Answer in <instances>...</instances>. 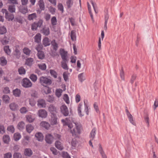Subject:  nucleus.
Segmentation results:
<instances>
[{
  "label": "nucleus",
  "instance_id": "59",
  "mask_svg": "<svg viewBox=\"0 0 158 158\" xmlns=\"http://www.w3.org/2000/svg\"><path fill=\"white\" fill-rule=\"evenodd\" d=\"M38 66L40 69L42 70H45L46 68V64L44 63L38 64Z\"/></svg>",
  "mask_w": 158,
  "mask_h": 158
},
{
  "label": "nucleus",
  "instance_id": "29",
  "mask_svg": "<svg viewBox=\"0 0 158 158\" xmlns=\"http://www.w3.org/2000/svg\"><path fill=\"white\" fill-rule=\"evenodd\" d=\"M38 5L41 10H44V4L43 0H40L38 2Z\"/></svg>",
  "mask_w": 158,
  "mask_h": 158
},
{
  "label": "nucleus",
  "instance_id": "41",
  "mask_svg": "<svg viewBox=\"0 0 158 158\" xmlns=\"http://www.w3.org/2000/svg\"><path fill=\"white\" fill-rule=\"evenodd\" d=\"M8 10L11 13L14 12L15 11V8L14 5H11L9 6Z\"/></svg>",
  "mask_w": 158,
  "mask_h": 158
},
{
  "label": "nucleus",
  "instance_id": "34",
  "mask_svg": "<svg viewBox=\"0 0 158 158\" xmlns=\"http://www.w3.org/2000/svg\"><path fill=\"white\" fill-rule=\"evenodd\" d=\"M63 92V90L60 89H57L56 90L55 94L56 96L58 98L60 97Z\"/></svg>",
  "mask_w": 158,
  "mask_h": 158
},
{
  "label": "nucleus",
  "instance_id": "54",
  "mask_svg": "<svg viewBox=\"0 0 158 158\" xmlns=\"http://www.w3.org/2000/svg\"><path fill=\"white\" fill-rule=\"evenodd\" d=\"M1 41L3 45L6 44L8 43L9 39L7 38L6 37H5L2 39V40Z\"/></svg>",
  "mask_w": 158,
  "mask_h": 158
},
{
  "label": "nucleus",
  "instance_id": "19",
  "mask_svg": "<svg viewBox=\"0 0 158 158\" xmlns=\"http://www.w3.org/2000/svg\"><path fill=\"white\" fill-rule=\"evenodd\" d=\"M21 137V135L20 133L18 132L15 133L13 135V139L16 141L19 140Z\"/></svg>",
  "mask_w": 158,
  "mask_h": 158
},
{
  "label": "nucleus",
  "instance_id": "39",
  "mask_svg": "<svg viewBox=\"0 0 158 158\" xmlns=\"http://www.w3.org/2000/svg\"><path fill=\"white\" fill-rule=\"evenodd\" d=\"M33 59L30 58L26 60V64L29 66H31L33 63Z\"/></svg>",
  "mask_w": 158,
  "mask_h": 158
},
{
  "label": "nucleus",
  "instance_id": "24",
  "mask_svg": "<svg viewBox=\"0 0 158 158\" xmlns=\"http://www.w3.org/2000/svg\"><path fill=\"white\" fill-rule=\"evenodd\" d=\"M33 126L30 124L27 125L26 126V130L27 132L30 133L34 129Z\"/></svg>",
  "mask_w": 158,
  "mask_h": 158
},
{
  "label": "nucleus",
  "instance_id": "11",
  "mask_svg": "<svg viewBox=\"0 0 158 158\" xmlns=\"http://www.w3.org/2000/svg\"><path fill=\"white\" fill-rule=\"evenodd\" d=\"M26 120L29 123L33 122L35 119V117L33 114H27L26 116Z\"/></svg>",
  "mask_w": 158,
  "mask_h": 158
},
{
  "label": "nucleus",
  "instance_id": "28",
  "mask_svg": "<svg viewBox=\"0 0 158 158\" xmlns=\"http://www.w3.org/2000/svg\"><path fill=\"white\" fill-rule=\"evenodd\" d=\"M96 134V129L95 128H93L91 131L89 137L92 140H93Z\"/></svg>",
  "mask_w": 158,
  "mask_h": 158
},
{
  "label": "nucleus",
  "instance_id": "30",
  "mask_svg": "<svg viewBox=\"0 0 158 158\" xmlns=\"http://www.w3.org/2000/svg\"><path fill=\"white\" fill-rule=\"evenodd\" d=\"M23 52L27 56H29L31 52V50L28 48L25 47L23 49Z\"/></svg>",
  "mask_w": 158,
  "mask_h": 158
},
{
  "label": "nucleus",
  "instance_id": "10",
  "mask_svg": "<svg viewBox=\"0 0 158 158\" xmlns=\"http://www.w3.org/2000/svg\"><path fill=\"white\" fill-rule=\"evenodd\" d=\"M49 121L52 125H56L58 123V118L56 115H52L51 118Z\"/></svg>",
  "mask_w": 158,
  "mask_h": 158
},
{
  "label": "nucleus",
  "instance_id": "31",
  "mask_svg": "<svg viewBox=\"0 0 158 158\" xmlns=\"http://www.w3.org/2000/svg\"><path fill=\"white\" fill-rule=\"evenodd\" d=\"M77 143V141L75 138L73 139L71 142V144L73 149H74L76 147Z\"/></svg>",
  "mask_w": 158,
  "mask_h": 158
},
{
  "label": "nucleus",
  "instance_id": "13",
  "mask_svg": "<svg viewBox=\"0 0 158 158\" xmlns=\"http://www.w3.org/2000/svg\"><path fill=\"white\" fill-rule=\"evenodd\" d=\"M37 106L40 108L44 107L46 106L45 101L42 99H40L37 101Z\"/></svg>",
  "mask_w": 158,
  "mask_h": 158
},
{
  "label": "nucleus",
  "instance_id": "45",
  "mask_svg": "<svg viewBox=\"0 0 158 158\" xmlns=\"http://www.w3.org/2000/svg\"><path fill=\"white\" fill-rule=\"evenodd\" d=\"M57 20L56 17L53 16L52 17L51 19V24L55 26L56 25Z\"/></svg>",
  "mask_w": 158,
  "mask_h": 158
},
{
  "label": "nucleus",
  "instance_id": "5",
  "mask_svg": "<svg viewBox=\"0 0 158 158\" xmlns=\"http://www.w3.org/2000/svg\"><path fill=\"white\" fill-rule=\"evenodd\" d=\"M22 85L23 87L25 88L31 87L32 85L31 81L27 78H24L23 79Z\"/></svg>",
  "mask_w": 158,
  "mask_h": 158
},
{
  "label": "nucleus",
  "instance_id": "37",
  "mask_svg": "<svg viewBox=\"0 0 158 158\" xmlns=\"http://www.w3.org/2000/svg\"><path fill=\"white\" fill-rule=\"evenodd\" d=\"M36 17V14L35 13H34L29 15L28 17V19L30 20H33L35 19Z\"/></svg>",
  "mask_w": 158,
  "mask_h": 158
},
{
  "label": "nucleus",
  "instance_id": "55",
  "mask_svg": "<svg viewBox=\"0 0 158 158\" xmlns=\"http://www.w3.org/2000/svg\"><path fill=\"white\" fill-rule=\"evenodd\" d=\"M7 130L12 133H13L15 131V128L12 125L9 126L7 128Z\"/></svg>",
  "mask_w": 158,
  "mask_h": 158
},
{
  "label": "nucleus",
  "instance_id": "58",
  "mask_svg": "<svg viewBox=\"0 0 158 158\" xmlns=\"http://www.w3.org/2000/svg\"><path fill=\"white\" fill-rule=\"evenodd\" d=\"M6 19H8L9 21L12 20L14 18V16L12 14L8 15H5Z\"/></svg>",
  "mask_w": 158,
  "mask_h": 158
},
{
  "label": "nucleus",
  "instance_id": "48",
  "mask_svg": "<svg viewBox=\"0 0 158 158\" xmlns=\"http://www.w3.org/2000/svg\"><path fill=\"white\" fill-rule=\"evenodd\" d=\"M3 100L6 103H8L9 102L10 98L6 95H4L2 97Z\"/></svg>",
  "mask_w": 158,
  "mask_h": 158
},
{
  "label": "nucleus",
  "instance_id": "57",
  "mask_svg": "<svg viewBox=\"0 0 158 158\" xmlns=\"http://www.w3.org/2000/svg\"><path fill=\"white\" fill-rule=\"evenodd\" d=\"M50 73L52 76L55 78H56L57 77V73L54 70H50Z\"/></svg>",
  "mask_w": 158,
  "mask_h": 158
},
{
  "label": "nucleus",
  "instance_id": "26",
  "mask_svg": "<svg viewBox=\"0 0 158 158\" xmlns=\"http://www.w3.org/2000/svg\"><path fill=\"white\" fill-rule=\"evenodd\" d=\"M70 36L71 39L73 41H74L76 40V31L74 30H72L71 31L70 33L69 34Z\"/></svg>",
  "mask_w": 158,
  "mask_h": 158
},
{
  "label": "nucleus",
  "instance_id": "14",
  "mask_svg": "<svg viewBox=\"0 0 158 158\" xmlns=\"http://www.w3.org/2000/svg\"><path fill=\"white\" fill-rule=\"evenodd\" d=\"M127 114L130 122L132 124L135 125V123L133 120L132 115L127 110Z\"/></svg>",
  "mask_w": 158,
  "mask_h": 158
},
{
  "label": "nucleus",
  "instance_id": "51",
  "mask_svg": "<svg viewBox=\"0 0 158 158\" xmlns=\"http://www.w3.org/2000/svg\"><path fill=\"white\" fill-rule=\"evenodd\" d=\"M4 51L8 55L10 54L11 52V51L9 48V46H6L4 47Z\"/></svg>",
  "mask_w": 158,
  "mask_h": 158
},
{
  "label": "nucleus",
  "instance_id": "43",
  "mask_svg": "<svg viewBox=\"0 0 158 158\" xmlns=\"http://www.w3.org/2000/svg\"><path fill=\"white\" fill-rule=\"evenodd\" d=\"M29 78L33 82H36L37 79V77L36 75L34 74H31Z\"/></svg>",
  "mask_w": 158,
  "mask_h": 158
},
{
  "label": "nucleus",
  "instance_id": "63",
  "mask_svg": "<svg viewBox=\"0 0 158 158\" xmlns=\"http://www.w3.org/2000/svg\"><path fill=\"white\" fill-rule=\"evenodd\" d=\"M63 158H71L70 156L67 152H63L62 153Z\"/></svg>",
  "mask_w": 158,
  "mask_h": 158
},
{
  "label": "nucleus",
  "instance_id": "36",
  "mask_svg": "<svg viewBox=\"0 0 158 158\" xmlns=\"http://www.w3.org/2000/svg\"><path fill=\"white\" fill-rule=\"evenodd\" d=\"M3 140L4 142L6 143H8L10 141V138L9 135H6L3 136Z\"/></svg>",
  "mask_w": 158,
  "mask_h": 158
},
{
  "label": "nucleus",
  "instance_id": "12",
  "mask_svg": "<svg viewBox=\"0 0 158 158\" xmlns=\"http://www.w3.org/2000/svg\"><path fill=\"white\" fill-rule=\"evenodd\" d=\"M53 139L54 138L51 134H48L46 135L45 140L48 143H51L53 142Z\"/></svg>",
  "mask_w": 158,
  "mask_h": 158
},
{
  "label": "nucleus",
  "instance_id": "17",
  "mask_svg": "<svg viewBox=\"0 0 158 158\" xmlns=\"http://www.w3.org/2000/svg\"><path fill=\"white\" fill-rule=\"evenodd\" d=\"M40 125V126L46 129H48L50 127L49 124L46 121H42L41 122Z\"/></svg>",
  "mask_w": 158,
  "mask_h": 158
},
{
  "label": "nucleus",
  "instance_id": "61",
  "mask_svg": "<svg viewBox=\"0 0 158 158\" xmlns=\"http://www.w3.org/2000/svg\"><path fill=\"white\" fill-rule=\"evenodd\" d=\"M18 72L20 74H23L25 73V70L23 67H20L19 69Z\"/></svg>",
  "mask_w": 158,
  "mask_h": 158
},
{
  "label": "nucleus",
  "instance_id": "9",
  "mask_svg": "<svg viewBox=\"0 0 158 158\" xmlns=\"http://www.w3.org/2000/svg\"><path fill=\"white\" fill-rule=\"evenodd\" d=\"M60 54L62 60H68V52L64 49H61L60 50Z\"/></svg>",
  "mask_w": 158,
  "mask_h": 158
},
{
  "label": "nucleus",
  "instance_id": "33",
  "mask_svg": "<svg viewBox=\"0 0 158 158\" xmlns=\"http://www.w3.org/2000/svg\"><path fill=\"white\" fill-rule=\"evenodd\" d=\"M41 36L40 34H37L35 36V42L37 43H39L41 41Z\"/></svg>",
  "mask_w": 158,
  "mask_h": 158
},
{
  "label": "nucleus",
  "instance_id": "38",
  "mask_svg": "<svg viewBox=\"0 0 158 158\" xmlns=\"http://www.w3.org/2000/svg\"><path fill=\"white\" fill-rule=\"evenodd\" d=\"M42 33L45 35H48L50 34L49 29L48 28H44L42 30Z\"/></svg>",
  "mask_w": 158,
  "mask_h": 158
},
{
  "label": "nucleus",
  "instance_id": "52",
  "mask_svg": "<svg viewBox=\"0 0 158 158\" xmlns=\"http://www.w3.org/2000/svg\"><path fill=\"white\" fill-rule=\"evenodd\" d=\"M69 75V73L67 72H64L63 74V77L65 81H67L68 79V75Z\"/></svg>",
  "mask_w": 158,
  "mask_h": 158
},
{
  "label": "nucleus",
  "instance_id": "42",
  "mask_svg": "<svg viewBox=\"0 0 158 158\" xmlns=\"http://www.w3.org/2000/svg\"><path fill=\"white\" fill-rule=\"evenodd\" d=\"M6 29L4 26L0 27V34H4L6 33Z\"/></svg>",
  "mask_w": 158,
  "mask_h": 158
},
{
  "label": "nucleus",
  "instance_id": "27",
  "mask_svg": "<svg viewBox=\"0 0 158 158\" xmlns=\"http://www.w3.org/2000/svg\"><path fill=\"white\" fill-rule=\"evenodd\" d=\"M56 147L60 150H62L63 149V147L60 142L59 141H56L55 143Z\"/></svg>",
  "mask_w": 158,
  "mask_h": 158
},
{
  "label": "nucleus",
  "instance_id": "22",
  "mask_svg": "<svg viewBox=\"0 0 158 158\" xmlns=\"http://www.w3.org/2000/svg\"><path fill=\"white\" fill-rule=\"evenodd\" d=\"M33 153L32 151L30 148H26L24 151V154L25 155L28 156H30Z\"/></svg>",
  "mask_w": 158,
  "mask_h": 158
},
{
  "label": "nucleus",
  "instance_id": "35",
  "mask_svg": "<svg viewBox=\"0 0 158 158\" xmlns=\"http://www.w3.org/2000/svg\"><path fill=\"white\" fill-rule=\"evenodd\" d=\"M13 94L15 97H19L21 94L20 89H16L13 91Z\"/></svg>",
  "mask_w": 158,
  "mask_h": 158
},
{
  "label": "nucleus",
  "instance_id": "16",
  "mask_svg": "<svg viewBox=\"0 0 158 158\" xmlns=\"http://www.w3.org/2000/svg\"><path fill=\"white\" fill-rule=\"evenodd\" d=\"M78 78L79 81L81 82H83L85 79V75L84 73H81L78 75Z\"/></svg>",
  "mask_w": 158,
  "mask_h": 158
},
{
  "label": "nucleus",
  "instance_id": "15",
  "mask_svg": "<svg viewBox=\"0 0 158 158\" xmlns=\"http://www.w3.org/2000/svg\"><path fill=\"white\" fill-rule=\"evenodd\" d=\"M68 60H62L61 61V66L64 69L68 70V67L67 64V62H68Z\"/></svg>",
  "mask_w": 158,
  "mask_h": 158
},
{
  "label": "nucleus",
  "instance_id": "64",
  "mask_svg": "<svg viewBox=\"0 0 158 158\" xmlns=\"http://www.w3.org/2000/svg\"><path fill=\"white\" fill-rule=\"evenodd\" d=\"M14 158H21L22 156L19 153H15L13 155Z\"/></svg>",
  "mask_w": 158,
  "mask_h": 158
},
{
  "label": "nucleus",
  "instance_id": "44",
  "mask_svg": "<svg viewBox=\"0 0 158 158\" xmlns=\"http://www.w3.org/2000/svg\"><path fill=\"white\" fill-rule=\"evenodd\" d=\"M37 55L39 58L40 59H43L44 57V54L42 51H38Z\"/></svg>",
  "mask_w": 158,
  "mask_h": 158
},
{
  "label": "nucleus",
  "instance_id": "2",
  "mask_svg": "<svg viewBox=\"0 0 158 158\" xmlns=\"http://www.w3.org/2000/svg\"><path fill=\"white\" fill-rule=\"evenodd\" d=\"M40 83L43 86H46L51 84L52 80L47 77H41L40 79Z\"/></svg>",
  "mask_w": 158,
  "mask_h": 158
},
{
  "label": "nucleus",
  "instance_id": "25",
  "mask_svg": "<svg viewBox=\"0 0 158 158\" xmlns=\"http://www.w3.org/2000/svg\"><path fill=\"white\" fill-rule=\"evenodd\" d=\"M43 43L44 46H47L50 45V43L49 39L45 37L43 40Z\"/></svg>",
  "mask_w": 158,
  "mask_h": 158
},
{
  "label": "nucleus",
  "instance_id": "49",
  "mask_svg": "<svg viewBox=\"0 0 158 158\" xmlns=\"http://www.w3.org/2000/svg\"><path fill=\"white\" fill-rule=\"evenodd\" d=\"M99 151L102 156L103 158H107V156L105 154L104 152L103 151L101 145L99 147Z\"/></svg>",
  "mask_w": 158,
  "mask_h": 158
},
{
  "label": "nucleus",
  "instance_id": "3",
  "mask_svg": "<svg viewBox=\"0 0 158 158\" xmlns=\"http://www.w3.org/2000/svg\"><path fill=\"white\" fill-rule=\"evenodd\" d=\"M61 122L63 126H67L68 128L71 129L73 127V126L69 118H67L64 119H62Z\"/></svg>",
  "mask_w": 158,
  "mask_h": 158
},
{
  "label": "nucleus",
  "instance_id": "7",
  "mask_svg": "<svg viewBox=\"0 0 158 158\" xmlns=\"http://www.w3.org/2000/svg\"><path fill=\"white\" fill-rule=\"evenodd\" d=\"M61 113L65 116H67L69 115V112L67 106L65 105H63L60 107Z\"/></svg>",
  "mask_w": 158,
  "mask_h": 158
},
{
  "label": "nucleus",
  "instance_id": "23",
  "mask_svg": "<svg viewBox=\"0 0 158 158\" xmlns=\"http://www.w3.org/2000/svg\"><path fill=\"white\" fill-rule=\"evenodd\" d=\"M25 125L23 121H21L18 123L17 128L19 130H22L24 129Z\"/></svg>",
  "mask_w": 158,
  "mask_h": 158
},
{
  "label": "nucleus",
  "instance_id": "32",
  "mask_svg": "<svg viewBox=\"0 0 158 158\" xmlns=\"http://www.w3.org/2000/svg\"><path fill=\"white\" fill-rule=\"evenodd\" d=\"M44 87L42 90L43 93L46 94L50 93L51 92V89L47 86Z\"/></svg>",
  "mask_w": 158,
  "mask_h": 158
},
{
  "label": "nucleus",
  "instance_id": "60",
  "mask_svg": "<svg viewBox=\"0 0 158 158\" xmlns=\"http://www.w3.org/2000/svg\"><path fill=\"white\" fill-rule=\"evenodd\" d=\"M47 100L50 102H52L54 100V98L53 96L49 95L47 98Z\"/></svg>",
  "mask_w": 158,
  "mask_h": 158
},
{
  "label": "nucleus",
  "instance_id": "62",
  "mask_svg": "<svg viewBox=\"0 0 158 158\" xmlns=\"http://www.w3.org/2000/svg\"><path fill=\"white\" fill-rule=\"evenodd\" d=\"M120 75L121 79L123 80H124V73L123 68H122L121 70H120Z\"/></svg>",
  "mask_w": 158,
  "mask_h": 158
},
{
  "label": "nucleus",
  "instance_id": "50",
  "mask_svg": "<svg viewBox=\"0 0 158 158\" xmlns=\"http://www.w3.org/2000/svg\"><path fill=\"white\" fill-rule=\"evenodd\" d=\"M51 44L52 46L53 47L54 49L56 51L58 48L57 44L55 40H53L51 42Z\"/></svg>",
  "mask_w": 158,
  "mask_h": 158
},
{
  "label": "nucleus",
  "instance_id": "21",
  "mask_svg": "<svg viewBox=\"0 0 158 158\" xmlns=\"http://www.w3.org/2000/svg\"><path fill=\"white\" fill-rule=\"evenodd\" d=\"M109 18V15L108 13L106 14L105 15V23L104 26V28L105 30H106L107 29V24Z\"/></svg>",
  "mask_w": 158,
  "mask_h": 158
},
{
  "label": "nucleus",
  "instance_id": "20",
  "mask_svg": "<svg viewBox=\"0 0 158 158\" xmlns=\"http://www.w3.org/2000/svg\"><path fill=\"white\" fill-rule=\"evenodd\" d=\"M9 106L10 109L14 111L16 110L18 107V105L14 102L10 103L9 105Z\"/></svg>",
  "mask_w": 158,
  "mask_h": 158
},
{
  "label": "nucleus",
  "instance_id": "40",
  "mask_svg": "<svg viewBox=\"0 0 158 158\" xmlns=\"http://www.w3.org/2000/svg\"><path fill=\"white\" fill-rule=\"evenodd\" d=\"M66 5L67 7L69 8H71L73 5V0H66Z\"/></svg>",
  "mask_w": 158,
  "mask_h": 158
},
{
  "label": "nucleus",
  "instance_id": "53",
  "mask_svg": "<svg viewBox=\"0 0 158 158\" xmlns=\"http://www.w3.org/2000/svg\"><path fill=\"white\" fill-rule=\"evenodd\" d=\"M24 139L22 141V143L24 145H26L28 143L25 142V140L29 141L30 139V137L28 136H24Z\"/></svg>",
  "mask_w": 158,
  "mask_h": 158
},
{
  "label": "nucleus",
  "instance_id": "47",
  "mask_svg": "<svg viewBox=\"0 0 158 158\" xmlns=\"http://www.w3.org/2000/svg\"><path fill=\"white\" fill-rule=\"evenodd\" d=\"M63 99L67 104H69V98L67 94H64V95Z\"/></svg>",
  "mask_w": 158,
  "mask_h": 158
},
{
  "label": "nucleus",
  "instance_id": "18",
  "mask_svg": "<svg viewBox=\"0 0 158 158\" xmlns=\"http://www.w3.org/2000/svg\"><path fill=\"white\" fill-rule=\"evenodd\" d=\"M35 137L39 141H42L43 140L44 136L43 134L40 132H38L35 135Z\"/></svg>",
  "mask_w": 158,
  "mask_h": 158
},
{
  "label": "nucleus",
  "instance_id": "4",
  "mask_svg": "<svg viewBox=\"0 0 158 158\" xmlns=\"http://www.w3.org/2000/svg\"><path fill=\"white\" fill-rule=\"evenodd\" d=\"M81 126L79 125L75 124V127L73 130L71 129V131L73 135H77L80 133Z\"/></svg>",
  "mask_w": 158,
  "mask_h": 158
},
{
  "label": "nucleus",
  "instance_id": "1",
  "mask_svg": "<svg viewBox=\"0 0 158 158\" xmlns=\"http://www.w3.org/2000/svg\"><path fill=\"white\" fill-rule=\"evenodd\" d=\"M85 109L84 111H81V109L83 106V104L82 102L79 103L77 108L78 113L79 115L82 117L84 115L85 112L87 115L89 114V110L88 105L85 103L84 102Z\"/></svg>",
  "mask_w": 158,
  "mask_h": 158
},
{
  "label": "nucleus",
  "instance_id": "56",
  "mask_svg": "<svg viewBox=\"0 0 158 158\" xmlns=\"http://www.w3.org/2000/svg\"><path fill=\"white\" fill-rule=\"evenodd\" d=\"M158 106V97L156 98L155 99V101L154 102L153 108L154 110H156V108Z\"/></svg>",
  "mask_w": 158,
  "mask_h": 158
},
{
  "label": "nucleus",
  "instance_id": "6",
  "mask_svg": "<svg viewBox=\"0 0 158 158\" xmlns=\"http://www.w3.org/2000/svg\"><path fill=\"white\" fill-rule=\"evenodd\" d=\"M38 115L40 117L42 118H45L48 115V113L46 110L44 109H40L38 110Z\"/></svg>",
  "mask_w": 158,
  "mask_h": 158
},
{
  "label": "nucleus",
  "instance_id": "46",
  "mask_svg": "<svg viewBox=\"0 0 158 158\" xmlns=\"http://www.w3.org/2000/svg\"><path fill=\"white\" fill-rule=\"evenodd\" d=\"M1 64L2 65L4 66L7 64V60L4 57H2L0 58Z\"/></svg>",
  "mask_w": 158,
  "mask_h": 158
},
{
  "label": "nucleus",
  "instance_id": "8",
  "mask_svg": "<svg viewBox=\"0 0 158 158\" xmlns=\"http://www.w3.org/2000/svg\"><path fill=\"white\" fill-rule=\"evenodd\" d=\"M48 110L52 115H56L57 111L56 107L53 105H50L49 106Z\"/></svg>",
  "mask_w": 158,
  "mask_h": 158
}]
</instances>
